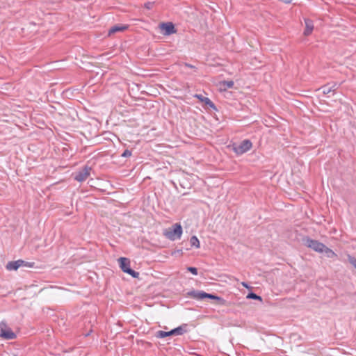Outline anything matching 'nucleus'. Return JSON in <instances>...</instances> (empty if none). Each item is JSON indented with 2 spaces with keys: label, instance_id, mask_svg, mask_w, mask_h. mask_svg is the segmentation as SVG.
Wrapping results in <instances>:
<instances>
[{
  "label": "nucleus",
  "instance_id": "1",
  "mask_svg": "<svg viewBox=\"0 0 356 356\" xmlns=\"http://www.w3.org/2000/svg\"><path fill=\"white\" fill-rule=\"evenodd\" d=\"M120 268L124 273L130 275L134 278H138L139 273L134 270L130 267V260L126 257H120L118 259Z\"/></svg>",
  "mask_w": 356,
  "mask_h": 356
},
{
  "label": "nucleus",
  "instance_id": "2",
  "mask_svg": "<svg viewBox=\"0 0 356 356\" xmlns=\"http://www.w3.org/2000/svg\"><path fill=\"white\" fill-rule=\"evenodd\" d=\"M303 242L307 247L317 252H323V250H325V245L308 236L303 238Z\"/></svg>",
  "mask_w": 356,
  "mask_h": 356
},
{
  "label": "nucleus",
  "instance_id": "3",
  "mask_svg": "<svg viewBox=\"0 0 356 356\" xmlns=\"http://www.w3.org/2000/svg\"><path fill=\"white\" fill-rule=\"evenodd\" d=\"M252 147V142L250 140L246 139L241 141L238 145L234 144L233 145V150L236 154L241 155L250 150Z\"/></svg>",
  "mask_w": 356,
  "mask_h": 356
},
{
  "label": "nucleus",
  "instance_id": "4",
  "mask_svg": "<svg viewBox=\"0 0 356 356\" xmlns=\"http://www.w3.org/2000/svg\"><path fill=\"white\" fill-rule=\"evenodd\" d=\"M0 337L9 340L15 339L17 336L5 321H1L0 323Z\"/></svg>",
  "mask_w": 356,
  "mask_h": 356
},
{
  "label": "nucleus",
  "instance_id": "5",
  "mask_svg": "<svg viewBox=\"0 0 356 356\" xmlns=\"http://www.w3.org/2000/svg\"><path fill=\"white\" fill-rule=\"evenodd\" d=\"M34 266L33 262L25 261L22 259H18L17 261H9L6 264V269L8 270H16L21 266L31 268Z\"/></svg>",
  "mask_w": 356,
  "mask_h": 356
},
{
  "label": "nucleus",
  "instance_id": "6",
  "mask_svg": "<svg viewBox=\"0 0 356 356\" xmlns=\"http://www.w3.org/2000/svg\"><path fill=\"white\" fill-rule=\"evenodd\" d=\"M182 234V227L180 224L176 223L169 229V231L166 233V236L171 240L175 238H180Z\"/></svg>",
  "mask_w": 356,
  "mask_h": 356
},
{
  "label": "nucleus",
  "instance_id": "7",
  "mask_svg": "<svg viewBox=\"0 0 356 356\" xmlns=\"http://www.w3.org/2000/svg\"><path fill=\"white\" fill-rule=\"evenodd\" d=\"M90 171L91 168L86 165L74 174V179L79 182H82L90 176Z\"/></svg>",
  "mask_w": 356,
  "mask_h": 356
},
{
  "label": "nucleus",
  "instance_id": "8",
  "mask_svg": "<svg viewBox=\"0 0 356 356\" xmlns=\"http://www.w3.org/2000/svg\"><path fill=\"white\" fill-rule=\"evenodd\" d=\"M160 28L163 31V34L165 35H170L177 32L175 25L172 22L161 23Z\"/></svg>",
  "mask_w": 356,
  "mask_h": 356
},
{
  "label": "nucleus",
  "instance_id": "9",
  "mask_svg": "<svg viewBox=\"0 0 356 356\" xmlns=\"http://www.w3.org/2000/svg\"><path fill=\"white\" fill-rule=\"evenodd\" d=\"M207 293L203 291H191L188 293V295L195 300H203L207 298Z\"/></svg>",
  "mask_w": 356,
  "mask_h": 356
},
{
  "label": "nucleus",
  "instance_id": "10",
  "mask_svg": "<svg viewBox=\"0 0 356 356\" xmlns=\"http://www.w3.org/2000/svg\"><path fill=\"white\" fill-rule=\"evenodd\" d=\"M128 29V25L115 24L108 31V35H111L117 32H122Z\"/></svg>",
  "mask_w": 356,
  "mask_h": 356
},
{
  "label": "nucleus",
  "instance_id": "11",
  "mask_svg": "<svg viewBox=\"0 0 356 356\" xmlns=\"http://www.w3.org/2000/svg\"><path fill=\"white\" fill-rule=\"evenodd\" d=\"M194 97L197 99H198L202 102H204L205 105L209 106L212 108H216L215 104L213 103V102L208 97H204L202 95L200 94H196L194 95Z\"/></svg>",
  "mask_w": 356,
  "mask_h": 356
},
{
  "label": "nucleus",
  "instance_id": "12",
  "mask_svg": "<svg viewBox=\"0 0 356 356\" xmlns=\"http://www.w3.org/2000/svg\"><path fill=\"white\" fill-rule=\"evenodd\" d=\"M305 23L306 28L304 31V35L307 36L312 33V32L314 29V25H313L312 21L309 19H305Z\"/></svg>",
  "mask_w": 356,
  "mask_h": 356
},
{
  "label": "nucleus",
  "instance_id": "13",
  "mask_svg": "<svg viewBox=\"0 0 356 356\" xmlns=\"http://www.w3.org/2000/svg\"><path fill=\"white\" fill-rule=\"evenodd\" d=\"M187 327H188L187 324H182L180 326L177 327L176 328H174L172 330H173L175 335H182L184 333L188 332Z\"/></svg>",
  "mask_w": 356,
  "mask_h": 356
},
{
  "label": "nucleus",
  "instance_id": "14",
  "mask_svg": "<svg viewBox=\"0 0 356 356\" xmlns=\"http://www.w3.org/2000/svg\"><path fill=\"white\" fill-rule=\"evenodd\" d=\"M172 335H175L173 330H171L169 332H165V331H163V330H159L158 332H156V333L155 334V336L157 338H159V339H163V338H165V337H170V336H172Z\"/></svg>",
  "mask_w": 356,
  "mask_h": 356
},
{
  "label": "nucleus",
  "instance_id": "15",
  "mask_svg": "<svg viewBox=\"0 0 356 356\" xmlns=\"http://www.w3.org/2000/svg\"><path fill=\"white\" fill-rule=\"evenodd\" d=\"M319 90H322V92L324 95H327L332 92H334L336 90V84H334L332 86L329 85H325L322 86Z\"/></svg>",
  "mask_w": 356,
  "mask_h": 356
},
{
  "label": "nucleus",
  "instance_id": "16",
  "mask_svg": "<svg viewBox=\"0 0 356 356\" xmlns=\"http://www.w3.org/2000/svg\"><path fill=\"white\" fill-rule=\"evenodd\" d=\"M234 84L233 81H222L220 82V86L224 90L232 88L234 87Z\"/></svg>",
  "mask_w": 356,
  "mask_h": 356
},
{
  "label": "nucleus",
  "instance_id": "17",
  "mask_svg": "<svg viewBox=\"0 0 356 356\" xmlns=\"http://www.w3.org/2000/svg\"><path fill=\"white\" fill-rule=\"evenodd\" d=\"M207 298H209V299H211V300H216L221 305H224L225 303V300L223 298H222L220 296H216L214 294L207 293Z\"/></svg>",
  "mask_w": 356,
  "mask_h": 356
},
{
  "label": "nucleus",
  "instance_id": "18",
  "mask_svg": "<svg viewBox=\"0 0 356 356\" xmlns=\"http://www.w3.org/2000/svg\"><path fill=\"white\" fill-rule=\"evenodd\" d=\"M190 244L191 247H195L196 248H200V243L199 239L196 236H193L190 239Z\"/></svg>",
  "mask_w": 356,
  "mask_h": 356
},
{
  "label": "nucleus",
  "instance_id": "19",
  "mask_svg": "<svg viewBox=\"0 0 356 356\" xmlns=\"http://www.w3.org/2000/svg\"><path fill=\"white\" fill-rule=\"evenodd\" d=\"M323 252L325 253L326 256L328 258H333V257H337V254L334 253V252L332 251L329 248H327V246H325V250H323Z\"/></svg>",
  "mask_w": 356,
  "mask_h": 356
},
{
  "label": "nucleus",
  "instance_id": "20",
  "mask_svg": "<svg viewBox=\"0 0 356 356\" xmlns=\"http://www.w3.org/2000/svg\"><path fill=\"white\" fill-rule=\"evenodd\" d=\"M246 298L248 299H253V300H258L262 301L261 297L258 296L257 294L253 293V292L249 293L247 295Z\"/></svg>",
  "mask_w": 356,
  "mask_h": 356
},
{
  "label": "nucleus",
  "instance_id": "21",
  "mask_svg": "<svg viewBox=\"0 0 356 356\" xmlns=\"http://www.w3.org/2000/svg\"><path fill=\"white\" fill-rule=\"evenodd\" d=\"M348 260L350 262V264L354 266V268H356V258L355 257H353L351 255L348 256Z\"/></svg>",
  "mask_w": 356,
  "mask_h": 356
},
{
  "label": "nucleus",
  "instance_id": "22",
  "mask_svg": "<svg viewBox=\"0 0 356 356\" xmlns=\"http://www.w3.org/2000/svg\"><path fill=\"white\" fill-rule=\"evenodd\" d=\"M131 156V151L129 150V149H125L123 152V153L121 154V156L124 157V158L129 157Z\"/></svg>",
  "mask_w": 356,
  "mask_h": 356
},
{
  "label": "nucleus",
  "instance_id": "23",
  "mask_svg": "<svg viewBox=\"0 0 356 356\" xmlns=\"http://www.w3.org/2000/svg\"><path fill=\"white\" fill-rule=\"evenodd\" d=\"M187 270L191 272L194 275H197V269L195 267H188Z\"/></svg>",
  "mask_w": 356,
  "mask_h": 356
},
{
  "label": "nucleus",
  "instance_id": "24",
  "mask_svg": "<svg viewBox=\"0 0 356 356\" xmlns=\"http://www.w3.org/2000/svg\"><path fill=\"white\" fill-rule=\"evenodd\" d=\"M154 3V2H147L144 4V7L148 10H150L153 8Z\"/></svg>",
  "mask_w": 356,
  "mask_h": 356
},
{
  "label": "nucleus",
  "instance_id": "25",
  "mask_svg": "<svg viewBox=\"0 0 356 356\" xmlns=\"http://www.w3.org/2000/svg\"><path fill=\"white\" fill-rule=\"evenodd\" d=\"M241 284H242L244 287H245V288H247V289H249V288H250V286H249L248 284V283H246V282H243L241 283Z\"/></svg>",
  "mask_w": 356,
  "mask_h": 356
},
{
  "label": "nucleus",
  "instance_id": "26",
  "mask_svg": "<svg viewBox=\"0 0 356 356\" xmlns=\"http://www.w3.org/2000/svg\"><path fill=\"white\" fill-rule=\"evenodd\" d=\"M186 66L188 67H190V68H194L195 67L191 64H186Z\"/></svg>",
  "mask_w": 356,
  "mask_h": 356
}]
</instances>
